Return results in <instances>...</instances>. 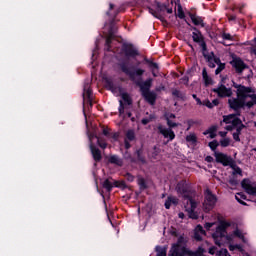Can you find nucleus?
<instances>
[{
  "instance_id": "1",
  "label": "nucleus",
  "mask_w": 256,
  "mask_h": 256,
  "mask_svg": "<svg viewBox=\"0 0 256 256\" xmlns=\"http://www.w3.org/2000/svg\"><path fill=\"white\" fill-rule=\"evenodd\" d=\"M237 89V98H230L228 103L231 109L234 111H238L242 107H253L256 105V94L253 93V90L249 87H245L243 85H236Z\"/></svg>"
},
{
  "instance_id": "2",
  "label": "nucleus",
  "mask_w": 256,
  "mask_h": 256,
  "mask_svg": "<svg viewBox=\"0 0 256 256\" xmlns=\"http://www.w3.org/2000/svg\"><path fill=\"white\" fill-rule=\"evenodd\" d=\"M121 69L125 75L129 76V79L133 81L138 87H140V90L142 93H147L149 89H151V85H153V79L149 78L144 82H141L140 77H143L145 74V69L141 68H134L129 67L127 64H122Z\"/></svg>"
},
{
  "instance_id": "3",
  "label": "nucleus",
  "mask_w": 256,
  "mask_h": 256,
  "mask_svg": "<svg viewBox=\"0 0 256 256\" xmlns=\"http://www.w3.org/2000/svg\"><path fill=\"white\" fill-rule=\"evenodd\" d=\"M227 227H229V223L223 222L216 228V231L212 234L214 243L218 245V247H221V245H223V241H233V237H238V239H241L243 243H247V238H245V233H243L242 230L236 229L232 235H227Z\"/></svg>"
},
{
  "instance_id": "4",
  "label": "nucleus",
  "mask_w": 256,
  "mask_h": 256,
  "mask_svg": "<svg viewBox=\"0 0 256 256\" xmlns=\"http://www.w3.org/2000/svg\"><path fill=\"white\" fill-rule=\"evenodd\" d=\"M176 191L184 197L183 203L185 211L188 212L190 219H197L198 215L197 212H195L197 202L191 197V193L187 191V184H185V182H179Z\"/></svg>"
},
{
  "instance_id": "5",
  "label": "nucleus",
  "mask_w": 256,
  "mask_h": 256,
  "mask_svg": "<svg viewBox=\"0 0 256 256\" xmlns=\"http://www.w3.org/2000/svg\"><path fill=\"white\" fill-rule=\"evenodd\" d=\"M192 39L194 43H198L200 47L202 48V55L204 59H206L209 67H215V65L212 63V61H216V63H219L218 59L213 58V52L207 53V44L205 43V39L203 38V34L196 28H194V31L192 32Z\"/></svg>"
},
{
  "instance_id": "6",
  "label": "nucleus",
  "mask_w": 256,
  "mask_h": 256,
  "mask_svg": "<svg viewBox=\"0 0 256 256\" xmlns=\"http://www.w3.org/2000/svg\"><path fill=\"white\" fill-rule=\"evenodd\" d=\"M237 115L240 114H230L223 116V123H226L227 125L225 127L226 131H233L236 127V133H238V135H241V131L245 129V124H243V122L237 117Z\"/></svg>"
},
{
  "instance_id": "7",
  "label": "nucleus",
  "mask_w": 256,
  "mask_h": 256,
  "mask_svg": "<svg viewBox=\"0 0 256 256\" xmlns=\"http://www.w3.org/2000/svg\"><path fill=\"white\" fill-rule=\"evenodd\" d=\"M185 243H187V240L180 236L178 238V241L176 244H173L172 248L170 249L169 253L171 256H185L187 255L188 251L187 248H185Z\"/></svg>"
},
{
  "instance_id": "8",
  "label": "nucleus",
  "mask_w": 256,
  "mask_h": 256,
  "mask_svg": "<svg viewBox=\"0 0 256 256\" xmlns=\"http://www.w3.org/2000/svg\"><path fill=\"white\" fill-rule=\"evenodd\" d=\"M167 125L169 128L163 126V125H158L157 129L158 132L163 135L165 139H169V141H173L175 139V132H173V127H177L179 124L168 120Z\"/></svg>"
},
{
  "instance_id": "9",
  "label": "nucleus",
  "mask_w": 256,
  "mask_h": 256,
  "mask_svg": "<svg viewBox=\"0 0 256 256\" xmlns=\"http://www.w3.org/2000/svg\"><path fill=\"white\" fill-rule=\"evenodd\" d=\"M215 205H217V196H215L211 190L207 189L205 191V199L203 203L204 211L209 213V211H211Z\"/></svg>"
},
{
  "instance_id": "10",
  "label": "nucleus",
  "mask_w": 256,
  "mask_h": 256,
  "mask_svg": "<svg viewBox=\"0 0 256 256\" xmlns=\"http://www.w3.org/2000/svg\"><path fill=\"white\" fill-rule=\"evenodd\" d=\"M214 157L217 163H221L222 165H224V167H228V165H231V163H233V159H231V157L221 152H215Z\"/></svg>"
},
{
  "instance_id": "11",
  "label": "nucleus",
  "mask_w": 256,
  "mask_h": 256,
  "mask_svg": "<svg viewBox=\"0 0 256 256\" xmlns=\"http://www.w3.org/2000/svg\"><path fill=\"white\" fill-rule=\"evenodd\" d=\"M213 92L217 93L218 97H231V95H233L231 88H226L225 85H220L217 88H214Z\"/></svg>"
},
{
  "instance_id": "12",
  "label": "nucleus",
  "mask_w": 256,
  "mask_h": 256,
  "mask_svg": "<svg viewBox=\"0 0 256 256\" xmlns=\"http://www.w3.org/2000/svg\"><path fill=\"white\" fill-rule=\"evenodd\" d=\"M93 135L89 136V141H90V150L92 153V157L94 159V161H100L101 160V150H99V148L95 147V145H93Z\"/></svg>"
},
{
  "instance_id": "13",
  "label": "nucleus",
  "mask_w": 256,
  "mask_h": 256,
  "mask_svg": "<svg viewBox=\"0 0 256 256\" xmlns=\"http://www.w3.org/2000/svg\"><path fill=\"white\" fill-rule=\"evenodd\" d=\"M241 185L248 195H256V185L253 186L249 179H244Z\"/></svg>"
},
{
  "instance_id": "14",
  "label": "nucleus",
  "mask_w": 256,
  "mask_h": 256,
  "mask_svg": "<svg viewBox=\"0 0 256 256\" xmlns=\"http://www.w3.org/2000/svg\"><path fill=\"white\" fill-rule=\"evenodd\" d=\"M232 67H235L237 73H241L243 69H247V65H245V62L241 60V58H235L231 62Z\"/></svg>"
},
{
  "instance_id": "15",
  "label": "nucleus",
  "mask_w": 256,
  "mask_h": 256,
  "mask_svg": "<svg viewBox=\"0 0 256 256\" xmlns=\"http://www.w3.org/2000/svg\"><path fill=\"white\" fill-rule=\"evenodd\" d=\"M144 99L150 103V105H155V101L157 100V94L153 91H148L142 93Z\"/></svg>"
},
{
  "instance_id": "16",
  "label": "nucleus",
  "mask_w": 256,
  "mask_h": 256,
  "mask_svg": "<svg viewBox=\"0 0 256 256\" xmlns=\"http://www.w3.org/2000/svg\"><path fill=\"white\" fill-rule=\"evenodd\" d=\"M212 57L213 59H217V61H212V65H214V67H211V69H215L216 65H218L217 69L215 70V75H219V73H221V71H223V69H225V64L221 63V60L217 57H215V54L212 53Z\"/></svg>"
},
{
  "instance_id": "17",
  "label": "nucleus",
  "mask_w": 256,
  "mask_h": 256,
  "mask_svg": "<svg viewBox=\"0 0 256 256\" xmlns=\"http://www.w3.org/2000/svg\"><path fill=\"white\" fill-rule=\"evenodd\" d=\"M83 99H84V101H88L90 107H91V105H93V102H92L93 98H92L91 88H90L89 84H86L84 86Z\"/></svg>"
},
{
  "instance_id": "18",
  "label": "nucleus",
  "mask_w": 256,
  "mask_h": 256,
  "mask_svg": "<svg viewBox=\"0 0 256 256\" xmlns=\"http://www.w3.org/2000/svg\"><path fill=\"white\" fill-rule=\"evenodd\" d=\"M103 187L104 189H106L107 191H111L113 189V187H119V184L117 181L113 180V179H106L103 182Z\"/></svg>"
},
{
  "instance_id": "19",
  "label": "nucleus",
  "mask_w": 256,
  "mask_h": 256,
  "mask_svg": "<svg viewBox=\"0 0 256 256\" xmlns=\"http://www.w3.org/2000/svg\"><path fill=\"white\" fill-rule=\"evenodd\" d=\"M202 79L204 81V85L209 87V85H213V78L207 73V68H203L202 70Z\"/></svg>"
},
{
  "instance_id": "20",
  "label": "nucleus",
  "mask_w": 256,
  "mask_h": 256,
  "mask_svg": "<svg viewBox=\"0 0 256 256\" xmlns=\"http://www.w3.org/2000/svg\"><path fill=\"white\" fill-rule=\"evenodd\" d=\"M203 236H205V230H203V226L201 225L196 226L194 230V237L196 241H201V239H203Z\"/></svg>"
},
{
  "instance_id": "21",
  "label": "nucleus",
  "mask_w": 256,
  "mask_h": 256,
  "mask_svg": "<svg viewBox=\"0 0 256 256\" xmlns=\"http://www.w3.org/2000/svg\"><path fill=\"white\" fill-rule=\"evenodd\" d=\"M109 163L117 165L118 167H123V159L119 158L117 155H112L109 157Z\"/></svg>"
},
{
  "instance_id": "22",
  "label": "nucleus",
  "mask_w": 256,
  "mask_h": 256,
  "mask_svg": "<svg viewBox=\"0 0 256 256\" xmlns=\"http://www.w3.org/2000/svg\"><path fill=\"white\" fill-rule=\"evenodd\" d=\"M179 200L174 196H169L165 202L166 209H171V205H177Z\"/></svg>"
},
{
  "instance_id": "23",
  "label": "nucleus",
  "mask_w": 256,
  "mask_h": 256,
  "mask_svg": "<svg viewBox=\"0 0 256 256\" xmlns=\"http://www.w3.org/2000/svg\"><path fill=\"white\" fill-rule=\"evenodd\" d=\"M190 19L194 25H201V27H205L202 17L196 16L195 14H190Z\"/></svg>"
},
{
  "instance_id": "24",
  "label": "nucleus",
  "mask_w": 256,
  "mask_h": 256,
  "mask_svg": "<svg viewBox=\"0 0 256 256\" xmlns=\"http://www.w3.org/2000/svg\"><path fill=\"white\" fill-rule=\"evenodd\" d=\"M115 31H117V29H115V28H110V30H109V34H108V37L106 39V49H107V51H109V46L111 45V40L113 39V35H115Z\"/></svg>"
},
{
  "instance_id": "25",
  "label": "nucleus",
  "mask_w": 256,
  "mask_h": 256,
  "mask_svg": "<svg viewBox=\"0 0 256 256\" xmlns=\"http://www.w3.org/2000/svg\"><path fill=\"white\" fill-rule=\"evenodd\" d=\"M204 135H209L210 139H215L217 137V127H210L206 132H204Z\"/></svg>"
},
{
  "instance_id": "26",
  "label": "nucleus",
  "mask_w": 256,
  "mask_h": 256,
  "mask_svg": "<svg viewBox=\"0 0 256 256\" xmlns=\"http://www.w3.org/2000/svg\"><path fill=\"white\" fill-rule=\"evenodd\" d=\"M125 53L129 57H133V56L137 55V50L133 49V46H131V45H126L125 46Z\"/></svg>"
},
{
  "instance_id": "27",
  "label": "nucleus",
  "mask_w": 256,
  "mask_h": 256,
  "mask_svg": "<svg viewBox=\"0 0 256 256\" xmlns=\"http://www.w3.org/2000/svg\"><path fill=\"white\" fill-rule=\"evenodd\" d=\"M157 256H167V247H156Z\"/></svg>"
},
{
  "instance_id": "28",
  "label": "nucleus",
  "mask_w": 256,
  "mask_h": 256,
  "mask_svg": "<svg viewBox=\"0 0 256 256\" xmlns=\"http://www.w3.org/2000/svg\"><path fill=\"white\" fill-rule=\"evenodd\" d=\"M186 141L191 145H195L197 143V136L195 134H189L186 136Z\"/></svg>"
},
{
  "instance_id": "29",
  "label": "nucleus",
  "mask_w": 256,
  "mask_h": 256,
  "mask_svg": "<svg viewBox=\"0 0 256 256\" xmlns=\"http://www.w3.org/2000/svg\"><path fill=\"white\" fill-rule=\"evenodd\" d=\"M230 167L233 169L232 175H243V171L237 165L230 164Z\"/></svg>"
},
{
  "instance_id": "30",
  "label": "nucleus",
  "mask_w": 256,
  "mask_h": 256,
  "mask_svg": "<svg viewBox=\"0 0 256 256\" xmlns=\"http://www.w3.org/2000/svg\"><path fill=\"white\" fill-rule=\"evenodd\" d=\"M219 143L221 147H229L231 145V138H222Z\"/></svg>"
},
{
  "instance_id": "31",
  "label": "nucleus",
  "mask_w": 256,
  "mask_h": 256,
  "mask_svg": "<svg viewBox=\"0 0 256 256\" xmlns=\"http://www.w3.org/2000/svg\"><path fill=\"white\" fill-rule=\"evenodd\" d=\"M121 97H122L124 103H126L127 105H131V96H129V94L121 93Z\"/></svg>"
},
{
  "instance_id": "32",
  "label": "nucleus",
  "mask_w": 256,
  "mask_h": 256,
  "mask_svg": "<svg viewBox=\"0 0 256 256\" xmlns=\"http://www.w3.org/2000/svg\"><path fill=\"white\" fill-rule=\"evenodd\" d=\"M172 95L178 99H185V94L181 93L179 90H173Z\"/></svg>"
},
{
  "instance_id": "33",
  "label": "nucleus",
  "mask_w": 256,
  "mask_h": 256,
  "mask_svg": "<svg viewBox=\"0 0 256 256\" xmlns=\"http://www.w3.org/2000/svg\"><path fill=\"white\" fill-rule=\"evenodd\" d=\"M126 138L128 139V141H133L135 139V131L128 130L126 133Z\"/></svg>"
},
{
  "instance_id": "34",
  "label": "nucleus",
  "mask_w": 256,
  "mask_h": 256,
  "mask_svg": "<svg viewBox=\"0 0 256 256\" xmlns=\"http://www.w3.org/2000/svg\"><path fill=\"white\" fill-rule=\"evenodd\" d=\"M177 17H179V19H185V13L183 12L181 5H178Z\"/></svg>"
},
{
  "instance_id": "35",
  "label": "nucleus",
  "mask_w": 256,
  "mask_h": 256,
  "mask_svg": "<svg viewBox=\"0 0 256 256\" xmlns=\"http://www.w3.org/2000/svg\"><path fill=\"white\" fill-rule=\"evenodd\" d=\"M97 139V144L99 145V147H101V149H107V143H105L103 140H101V138L95 136Z\"/></svg>"
},
{
  "instance_id": "36",
  "label": "nucleus",
  "mask_w": 256,
  "mask_h": 256,
  "mask_svg": "<svg viewBox=\"0 0 256 256\" xmlns=\"http://www.w3.org/2000/svg\"><path fill=\"white\" fill-rule=\"evenodd\" d=\"M236 201H238V203H241L242 205H245V202L241 201V199H245V195L242 193H237L235 196Z\"/></svg>"
},
{
  "instance_id": "37",
  "label": "nucleus",
  "mask_w": 256,
  "mask_h": 256,
  "mask_svg": "<svg viewBox=\"0 0 256 256\" xmlns=\"http://www.w3.org/2000/svg\"><path fill=\"white\" fill-rule=\"evenodd\" d=\"M216 255L217 256H231V254H229L227 249H221L220 251H217Z\"/></svg>"
},
{
  "instance_id": "38",
  "label": "nucleus",
  "mask_w": 256,
  "mask_h": 256,
  "mask_svg": "<svg viewBox=\"0 0 256 256\" xmlns=\"http://www.w3.org/2000/svg\"><path fill=\"white\" fill-rule=\"evenodd\" d=\"M209 147L210 149H212V151H215L217 147H219V142H217V140H214L209 143Z\"/></svg>"
},
{
  "instance_id": "39",
  "label": "nucleus",
  "mask_w": 256,
  "mask_h": 256,
  "mask_svg": "<svg viewBox=\"0 0 256 256\" xmlns=\"http://www.w3.org/2000/svg\"><path fill=\"white\" fill-rule=\"evenodd\" d=\"M161 153V149H159L157 146H154L152 151V157H157Z\"/></svg>"
},
{
  "instance_id": "40",
  "label": "nucleus",
  "mask_w": 256,
  "mask_h": 256,
  "mask_svg": "<svg viewBox=\"0 0 256 256\" xmlns=\"http://www.w3.org/2000/svg\"><path fill=\"white\" fill-rule=\"evenodd\" d=\"M223 39H225L226 41H233V36H231V34H227V33H224L222 35Z\"/></svg>"
},
{
  "instance_id": "41",
  "label": "nucleus",
  "mask_w": 256,
  "mask_h": 256,
  "mask_svg": "<svg viewBox=\"0 0 256 256\" xmlns=\"http://www.w3.org/2000/svg\"><path fill=\"white\" fill-rule=\"evenodd\" d=\"M165 117H166V121L168 122V121H171V119H175V114L168 113L165 115Z\"/></svg>"
},
{
  "instance_id": "42",
  "label": "nucleus",
  "mask_w": 256,
  "mask_h": 256,
  "mask_svg": "<svg viewBox=\"0 0 256 256\" xmlns=\"http://www.w3.org/2000/svg\"><path fill=\"white\" fill-rule=\"evenodd\" d=\"M204 105L206 106V107H208V109H213V102H211V101H209V100H206V101H204Z\"/></svg>"
},
{
  "instance_id": "43",
  "label": "nucleus",
  "mask_w": 256,
  "mask_h": 256,
  "mask_svg": "<svg viewBox=\"0 0 256 256\" xmlns=\"http://www.w3.org/2000/svg\"><path fill=\"white\" fill-rule=\"evenodd\" d=\"M159 11H167V5L165 4H158Z\"/></svg>"
},
{
  "instance_id": "44",
  "label": "nucleus",
  "mask_w": 256,
  "mask_h": 256,
  "mask_svg": "<svg viewBox=\"0 0 256 256\" xmlns=\"http://www.w3.org/2000/svg\"><path fill=\"white\" fill-rule=\"evenodd\" d=\"M239 135H241V134H239V133H237V132H234V133H233V139H234V141H241V138H239Z\"/></svg>"
},
{
  "instance_id": "45",
  "label": "nucleus",
  "mask_w": 256,
  "mask_h": 256,
  "mask_svg": "<svg viewBox=\"0 0 256 256\" xmlns=\"http://www.w3.org/2000/svg\"><path fill=\"white\" fill-rule=\"evenodd\" d=\"M150 67H152V71H155V69H159V65L155 62H150Z\"/></svg>"
},
{
  "instance_id": "46",
  "label": "nucleus",
  "mask_w": 256,
  "mask_h": 256,
  "mask_svg": "<svg viewBox=\"0 0 256 256\" xmlns=\"http://www.w3.org/2000/svg\"><path fill=\"white\" fill-rule=\"evenodd\" d=\"M213 225H215V223H206L205 229H207V231H209V229H211V227H213Z\"/></svg>"
},
{
  "instance_id": "47",
  "label": "nucleus",
  "mask_w": 256,
  "mask_h": 256,
  "mask_svg": "<svg viewBox=\"0 0 256 256\" xmlns=\"http://www.w3.org/2000/svg\"><path fill=\"white\" fill-rule=\"evenodd\" d=\"M216 251H217V248H215V247H211V248L209 249L210 255H215Z\"/></svg>"
},
{
  "instance_id": "48",
  "label": "nucleus",
  "mask_w": 256,
  "mask_h": 256,
  "mask_svg": "<svg viewBox=\"0 0 256 256\" xmlns=\"http://www.w3.org/2000/svg\"><path fill=\"white\" fill-rule=\"evenodd\" d=\"M139 185H140V187H141L142 189H145V180L140 179V180H139Z\"/></svg>"
},
{
  "instance_id": "49",
  "label": "nucleus",
  "mask_w": 256,
  "mask_h": 256,
  "mask_svg": "<svg viewBox=\"0 0 256 256\" xmlns=\"http://www.w3.org/2000/svg\"><path fill=\"white\" fill-rule=\"evenodd\" d=\"M218 134L220 135V137H223V139L227 137V132L225 131H220Z\"/></svg>"
},
{
  "instance_id": "50",
  "label": "nucleus",
  "mask_w": 256,
  "mask_h": 256,
  "mask_svg": "<svg viewBox=\"0 0 256 256\" xmlns=\"http://www.w3.org/2000/svg\"><path fill=\"white\" fill-rule=\"evenodd\" d=\"M205 161H207V163H213V157L207 156V157L205 158Z\"/></svg>"
},
{
  "instance_id": "51",
  "label": "nucleus",
  "mask_w": 256,
  "mask_h": 256,
  "mask_svg": "<svg viewBox=\"0 0 256 256\" xmlns=\"http://www.w3.org/2000/svg\"><path fill=\"white\" fill-rule=\"evenodd\" d=\"M230 185H232L233 187L237 186V180H229Z\"/></svg>"
},
{
  "instance_id": "52",
  "label": "nucleus",
  "mask_w": 256,
  "mask_h": 256,
  "mask_svg": "<svg viewBox=\"0 0 256 256\" xmlns=\"http://www.w3.org/2000/svg\"><path fill=\"white\" fill-rule=\"evenodd\" d=\"M150 119H147V118H144V119H142V124L143 125H147L148 123H150Z\"/></svg>"
},
{
  "instance_id": "53",
  "label": "nucleus",
  "mask_w": 256,
  "mask_h": 256,
  "mask_svg": "<svg viewBox=\"0 0 256 256\" xmlns=\"http://www.w3.org/2000/svg\"><path fill=\"white\" fill-rule=\"evenodd\" d=\"M119 103H120L119 111H120V113H123V109H124L123 108V101L120 100Z\"/></svg>"
},
{
  "instance_id": "54",
  "label": "nucleus",
  "mask_w": 256,
  "mask_h": 256,
  "mask_svg": "<svg viewBox=\"0 0 256 256\" xmlns=\"http://www.w3.org/2000/svg\"><path fill=\"white\" fill-rule=\"evenodd\" d=\"M212 105H213V107H217V105H219V100L214 99V100L212 101Z\"/></svg>"
},
{
  "instance_id": "55",
  "label": "nucleus",
  "mask_w": 256,
  "mask_h": 256,
  "mask_svg": "<svg viewBox=\"0 0 256 256\" xmlns=\"http://www.w3.org/2000/svg\"><path fill=\"white\" fill-rule=\"evenodd\" d=\"M131 144H129V141L125 140V149H130Z\"/></svg>"
},
{
  "instance_id": "56",
  "label": "nucleus",
  "mask_w": 256,
  "mask_h": 256,
  "mask_svg": "<svg viewBox=\"0 0 256 256\" xmlns=\"http://www.w3.org/2000/svg\"><path fill=\"white\" fill-rule=\"evenodd\" d=\"M235 249H236V245H230L229 246V250L230 251H235Z\"/></svg>"
},
{
  "instance_id": "57",
  "label": "nucleus",
  "mask_w": 256,
  "mask_h": 256,
  "mask_svg": "<svg viewBox=\"0 0 256 256\" xmlns=\"http://www.w3.org/2000/svg\"><path fill=\"white\" fill-rule=\"evenodd\" d=\"M178 216H179L180 219H184L185 218V214L183 212H180L178 214Z\"/></svg>"
},
{
  "instance_id": "58",
  "label": "nucleus",
  "mask_w": 256,
  "mask_h": 256,
  "mask_svg": "<svg viewBox=\"0 0 256 256\" xmlns=\"http://www.w3.org/2000/svg\"><path fill=\"white\" fill-rule=\"evenodd\" d=\"M236 249H238V251H243V247L239 244L236 245Z\"/></svg>"
},
{
  "instance_id": "59",
  "label": "nucleus",
  "mask_w": 256,
  "mask_h": 256,
  "mask_svg": "<svg viewBox=\"0 0 256 256\" xmlns=\"http://www.w3.org/2000/svg\"><path fill=\"white\" fill-rule=\"evenodd\" d=\"M167 13L171 14L173 13V8H166Z\"/></svg>"
},
{
  "instance_id": "60",
  "label": "nucleus",
  "mask_w": 256,
  "mask_h": 256,
  "mask_svg": "<svg viewBox=\"0 0 256 256\" xmlns=\"http://www.w3.org/2000/svg\"><path fill=\"white\" fill-rule=\"evenodd\" d=\"M103 135H109V130L103 129Z\"/></svg>"
},
{
  "instance_id": "61",
  "label": "nucleus",
  "mask_w": 256,
  "mask_h": 256,
  "mask_svg": "<svg viewBox=\"0 0 256 256\" xmlns=\"http://www.w3.org/2000/svg\"><path fill=\"white\" fill-rule=\"evenodd\" d=\"M196 101H197V104H198V105H201V99L196 98Z\"/></svg>"
},
{
  "instance_id": "62",
  "label": "nucleus",
  "mask_w": 256,
  "mask_h": 256,
  "mask_svg": "<svg viewBox=\"0 0 256 256\" xmlns=\"http://www.w3.org/2000/svg\"><path fill=\"white\" fill-rule=\"evenodd\" d=\"M192 97L197 100V95L193 94Z\"/></svg>"
},
{
  "instance_id": "63",
  "label": "nucleus",
  "mask_w": 256,
  "mask_h": 256,
  "mask_svg": "<svg viewBox=\"0 0 256 256\" xmlns=\"http://www.w3.org/2000/svg\"><path fill=\"white\" fill-rule=\"evenodd\" d=\"M253 45H255V46H256V38L254 39V43H253Z\"/></svg>"
},
{
  "instance_id": "64",
  "label": "nucleus",
  "mask_w": 256,
  "mask_h": 256,
  "mask_svg": "<svg viewBox=\"0 0 256 256\" xmlns=\"http://www.w3.org/2000/svg\"><path fill=\"white\" fill-rule=\"evenodd\" d=\"M110 9H113V4H110Z\"/></svg>"
}]
</instances>
